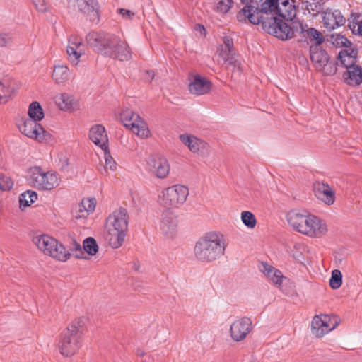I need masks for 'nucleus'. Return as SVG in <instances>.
Instances as JSON below:
<instances>
[{"label":"nucleus","instance_id":"obj_1","mask_svg":"<svg viewBox=\"0 0 362 362\" xmlns=\"http://www.w3.org/2000/svg\"><path fill=\"white\" fill-rule=\"evenodd\" d=\"M88 45L96 52L103 56L128 61L132 52L128 43L119 36L105 32H90L86 35Z\"/></svg>","mask_w":362,"mask_h":362},{"label":"nucleus","instance_id":"obj_2","mask_svg":"<svg viewBox=\"0 0 362 362\" xmlns=\"http://www.w3.org/2000/svg\"><path fill=\"white\" fill-rule=\"evenodd\" d=\"M226 248V243L223 235L217 232H209L196 243L194 252L198 261L209 263L223 256Z\"/></svg>","mask_w":362,"mask_h":362},{"label":"nucleus","instance_id":"obj_3","mask_svg":"<svg viewBox=\"0 0 362 362\" xmlns=\"http://www.w3.org/2000/svg\"><path fill=\"white\" fill-rule=\"evenodd\" d=\"M129 216L127 210L119 208L114 211L107 218L105 239L115 249L121 247L128 230Z\"/></svg>","mask_w":362,"mask_h":362},{"label":"nucleus","instance_id":"obj_4","mask_svg":"<svg viewBox=\"0 0 362 362\" xmlns=\"http://www.w3.org/2000/svg\"><path fill=\"white\" fill-rule=\"evenodd\" d=\"M278 0H252L251 5L245 6L237 15L239 21L246 19L254 24L259 25L270 18L276 16Z\"/></svg>","mask_w":362,"mask_h":362},{"label":"nucleus","instance_id":"obj_5","mask_svg":"<svg viewBox=\"0 0 362 362\" xmlns=\"http://www.w3.org/2000/svg\"><path fill=\"white\" fill-rule=\"evenodd\" d=\"M263 30L269 35L281 40L293 38L298 29L302 27V22L297 19L285 20L274 16L261 24Z\"/></svg>","mask_w":362,"mask_h":362},{"label":"nucleus","instance_id":"obj_6","mask_svg":"<svg viewBox=\"0 0 362 362\" xmlns=\"http://www.w3.org/2000/svg\"><path fill=\"white\" fill-rule=\"evenodd\" d=\"M81 323L74 321L62 333L59 348L61 354L69 357L73 356L81 347L82 333Z\"/></svg>","mask_w":362,"mask_h":362},{"label":"nucleus","instance_id":"obj_7","mask_svg":"<svg viewBox=\"0 0 362 362\" xmlns=\"http://www.w3.org/2000/svg\"><path fill=\"white\" fill-rule=\"evenodd\" d=\"M33 242L45 255L57 260L66 262L71 256L69 249L48 235H36L33 238Z\"/></svg>","mask_w":362,"mask_h":362},{"label":"nucleus","instance_id":"obj_8","mask_svg":"<svg viewBox=\"0 0 362 362\" xmlns=\"http://www.w3.org/2000/svg\"><path fill=\"white\" fill-rule=\"evenodd\" d=\"M29 184L41 191H49L60 184V177L54 171H45L40 166L31 167L28 170Z\"/></svg>","mask_w":362,"mask_h":362},{"label":"nucleus","instance_id":"obj_9","mask_svg":"<svg viewBox=\"0 0 362 362\" xmlns=\"http://www.w3.org/2000/svg\"><path fill=\"white\" fill-rule=\"evenodd\" d=\"M189 194V188L187 186L176 184L160 192L158 195V202L166 208H178L184 204Z\"/></svg>","mask_w":362,"mask_h":362},{"label":"nucleus","instance_id":"obj_10","mask_svg":"<svg viewBox=\"0 0 362 362\" xmlns=\"http://www.w3.org/2000/svg\"><path fill=\"white\" fill-rule=\"evenodd\" d=\"M120 120L124 126L129 128L132 132L142 138H147L150 131L146 122L130 109H125L120 114Z\"/></svg>","mask_w":362,"mask_h":362},{"label":"nucleus","instance_id":"obj_11","mask_svg":"<svg viewBox=\"0 0 362 362\" xmlns=\"http://www.w3.org/2000/svg\"><path fill=\"white\" fill-rule=\"evenodd\" d=\"M339 324L340 319L337 315H315L311 322V332L316 337L320 338L334 329Z\"/></svg>","mask_w":362,"mask_h":362},{"label":"nucleus","instance_id":"obj_12","mask_svg":"<svg viewBox=\"0 0 362 362\" xmlns=\"http://www.w3.org/2000/svg\"><path fill=\"white\" fill-rule=\"evenodd\" d=\"M37 122L32 119H21L18 122V128L21 133L29 138L35 139L38 141H48L51 137L50 134Z\"/></svg>","mask_w":362,"mask_h":362},{"label":"nucleus","instance_id":"obj_13","mask_svg":"<svg viewBox=\"0 0 362 362\" xmlns=\"http://www.w3.org/2000/svg\"><path fill=\"white\" fill-rule=\"evenodd\" d=\"M69 8L78 9L87 19L98 23L100 20V6L97 0H67Z\"/></svg>","mask_w":362,"mask_h":362},{"label":"nucleus","instance_id":"obj_14","mask_svg":"<svg viewBox=\"0 0 362 362\" xmlns=\"http://www.w3.org/2000/svg\"><path fill=\"white\" fill-rule=\"evenodd\" d=\"M310 59L316 69L326 75H333L337 71L335 65L329 62V56L320 46L311 45L310 48Z\"/></svg>","mask_w":362,"mask_h":362},{"label":"nucleus","instance_id":"obj_15","mask_svg":"<svg viewBox=\"0 0 362 362\" xmlns=\"http://www.w3.org/2000/svg\"><path fill=\"white\" fill-rule=\"evenodd\" d=\"M327 232V226L325 222L308 212L304 224L301 225L300 233L310 238H320L325 235Z\"/></svg>","mask_w":362,"mask_h":362},{"label":"nucleus","instance_id":"obj_16","mask_svg":"<svg viewBox=\"0 0 362 362\" xmlns=\"http://www.w3.org/2000/svg\"><path fill=\"white\" fill-rule=\"evenodd\" d=\"M170 164L166 158L160 155L150 156L146 160V170L159 179H164L170 173Z\"/></svg>","mask_w":362,"mask_h":362},{"label":"nucleus","instance_id":"obj_17","mask_svg":"<svg viewBox=\"0 0 362 362\" xmlns=\"http://www.w3.org/2000/svg\"><path fill=\"white\" fill-rule=\"evenodd\" d=\"M179 139L193 153L204 156L209 153V144L192 134H180Z\"/></svg>","mask_w":362,"mask_h":362},{"label":"nucleus","instance_id":"obj_18","mask_svg":"<svg viewBox=\"0 0 362 362\" xmlns=\"http://www.w3.org/2000/svg\"><path fill=\"white\" fill-rule=\"evenodd\" d=\"M252 329L251 320L248 317H242L231 324L230 334L234 341L239 342L244 340Z\"/></svg>","mask_w":362,"mask_h":362},{"label":"nucleus","instance_id":"obj_19","mask_svg":"<svg viewBox=\"0 0 362 362\" xmlns=\"http://www.w3.org/2000/svg\"><path fill=\"white\" fill-rule=\"evenodd\" d=\"M68 59L74 65H78L79 59L85 54L82 39L76 35H71L69 38L66 47Z\"/></svg>","mask_w":362,"mask_h":362},{"label":"nucleus","instance_id":"obj_20","mask_svg":"<svg viewBox=\"0 0 362 362\" xmlns=\"http://www.w3.org/2000/svg\"><path fill=\"white\" fill-rule=\"evenodd\" d=\"M160 229L167 238H173L177 233V218L170 211H165L162 214Z\"/></svg>","mask_w":362,"mask_h":362},{"label":"nucleus","instance_id":"obj_21","mask_svg":"<svg viewBox=\"0 0 362 362\" xmlns=\"http://www.w3.org/2000/svg\"><path fill=\"white\" fill-rule=\"evenodd\" d=\"M315 196L323 203L332 205L336 199L335 192L327 183L317 182L313 185Z\"/></svg>","mask_w":362,"mask_h":362},{"label":"nucleus","instance_id":"obj_22","mask_svg":"<svg viewBox=\"0 0 362 362\" xmlns=\"http://www.w3.org/2000/svg\"><path fill=\"white\" fill-rule=\"evenodd\" d=\"M323 24L326 29L332 30L344 25L346 18L339 10L327 9L323 13Z\"/></svg>","mask_w":362,"mask_h":362},{"label":"nucleus","instance_id":"obj_23","mask_svg":"<svg viewBox=\"0 0 362 362\" xmlns=\"http://www.w3.org/2000/svg\"><path fill=\"white\" fill-rule=\"evenodd\" d=\"M211 88V83L206 78L200 75H195L192 77L189 84V90L192 94L202 95L208 93Z\"/></svg>","mask_w":362,"mask_h":362},{"label":"nucleus","instance_id":"obj_24","mask_svg":"<svg viewBox=\"0 0 362 362\" xmlns=\"http://www.w3.org/2000/svg\"><path fill=\"white\" fill-rule=\"evenodd\" d=\"M357 54V50L351 47L342 49L338 54L335 64H332V65H335L336 67L338 66L347 69L356 64Z\"/></svg>","mask_w":362,"mask_h":362},{"label":"nucleus","instance_id":"obj_25","mask_svg":"<svg viewBox=\"0 0 362 362\" xmlns=\"http://www.w3.org/2000/svg\"><path fill=\"white\" fill-rule=\"evenodd\" d=\"M90 139L101 149L107 148L108 138L105 127L101 124L93 126L88 134Z\"/></svg>","mask_w":362,"mask_h":362},{"label":"nucleus","instance_id":"obj_26","mask_svg":"<svg viewBox=\"0 0 362 362\" xmlns=\"http://www.w3.org/2000/svg\"><path fill=\"white\" fill-rule=\"evenodd\" d=\"M276 3V16L282 17L284 20L296 19L295 0H278Z\"/></svg>","mask_w":362,"mask_h":362},{"label":"nucleus","instance_id":"obj_27","mask_svg":"<svg viewBox=\"0 0 362 362\" xmlns=\"http://www.w3.org/2000/svg\"><path fill=\"white\" fill-rule=\"evenodd\" d=\"M343 73L344 82L351 86H358L362 82V69L356 64L346 69Z\"/></svg>","mask_w":362,"mask_h":362},{"label":"nucleus","instance_id":"obj_28","mask_svg":"<svg viewBox=\"0 0 362 362\" xmlns=\"http://www.w3.org/2000/svg\"><path fill=\"white\" fill-rule=\"evenodd\" d=\"M308 212L298 209H293L288 212L286 219L288 223L293 228V230L300 233L301 230V225L304 224L305 219Z\"/></svg>","mask_w":362,"mask_h":362},{"label":"nucleus","instance_id":"obj_29","mask_svg":"<svg viewBox=\"0 0 362 362\" xmlns=\"http://www.w3.org/2000/svg\"><path fill=\"white\" fill-rule=\"evenodd\" d=\"M95 207L94 199H83L81 203L78 204L72 211L74 218L76 219L85 218L90 212H93Z\"/></svg>","mask_w":362,"mask_h":362},{"label":"nucleus","instance_id":"obj_30","mask_svg":"<svg viewBox=\"0 0 362 362\" xmlns=\"http://www.w3.org/2000/svg\"><path fill=\"white\" fill-rule=\"evenodd\" d=\"M72 77V74L66 65L58 64L53 68L52 80L59 85H64Z\"/></svg>","mask_w":362,"mask_h":362},{"label":"nucleus","instance_id":"obj_31","mask_svg":"<svg viewBox=\"0 0 362 362\" xmlns=\"http://www.w3.org/2000/svg\"><path fill=\"white\" fill-rule=\"evenodd\" d=\"M298 33L303 35V37H306L310 41L315 42V45L320 46L324 42V37L322 34L313 28H308L306 24L302 23L300 29H298Z\"/></svg>","mask_w":362,"mask_h":362},{"label":"nucleus","instance_id":"obj_32","mask_svg":"<svg viewBox=\"0 0 362 362\" xmlns=\"http://www.w3.org/2000/svg\"><path fill=\"white\" fill-rule=\"evenodd\" d=\"M56 103L58 107L64 111H74L78 108V103L74 98L67 93H62L56 97Z\"/></svg>","mask_w":362,"mask_h":362},{"label":"nucleus","instance_id":"obj_33","mask_svg":"<svg viewBox=\"0 0 362 362\" xmlns=\"http://www.w3.org/2000/svg\"><path fill=\"white\" fill-rule=\"evenodd\" d=\"M260 270L274 284L278 286L281 285L284 276L281 271L267 263H262Z\"/></svg>","mask_w":362,"mask_h":362},{"label":"nucleus","instance_id":"obj_34","mask_svg":"<svg viewBox=\"0 0 362 362\" xmlns=\"http://www.w3.org/2000/svg\"><path fill=\"white\" fill-rule=\"evenodd\" d=\"M28 115V119H32L37 122L41 121L44 118L43 110L38 102L34 101L30 104Z\"/></svg>","mask_w":362,"mask_h":362},{"label":"nucleus","instance_id":"obj_35","mask_svg":"<svg viewBox=\"0 0 362 362\" xmlns=\"http://www.w3.org/2000/svg\"><path fill=\"white\" fill-rule=\"evenodd\" d=\"M37 199V194L33 190H27L19 197L20 207H27L34 203Z\"/></svg>","mask_w":362,"mask_h":362},{"label":"nucleus","instance_id":"obj_36","mask_svg":"<svg viewBox=\"0 0 362 362\" xmlns=\"http://www.w3.org/2000/svg\"><path fill=\"white\" fill-rule=\"evenodd\" d=\"M323 4V1L308 0L305 2V8L312 16H316L322 11Z\"/></svg>","mask_w":362,"mask_h":362},{"label":"nucleus","instance_id":"obj_37","mask_svg":"<svg viewBox=\"0 0 362 362\" xmlns=\"http://www.w3.org/2000/svg\"><path fill=\"white\" fill-rule=\"evenodd\" d=\"M332 43L336 47H344V49L351 48L352 43L344 36L337 34L331 35Z\"/></svg>","mask_w":362,"mask_h":362},{"label":"nucleus","instance_id":"obj_38","mask_svg":"<svg viewBox=\"0 0 362 362\" xmlns=\"http://www.w3.org/2000/svg\"><path fill=\"white\" fill-rule=\"evenodd\" d=\"M241 221L248 228L252 229L256 226L257 221L254 214L248 211L241 213Z\"/></svg>","mask_w":362,"mask_h":362},{"label":"nucleus","instance_id":"obj_39","mask_svg":"<svg viewBox=\"0 0 362 362\" xmlns=\"http://www.w3.org/2000/svg\"><path fill=\"white\" fill-rule=\"evenodd\" d=\"M83 250L90 255H95L98 250L95 240L91 237L87 238L83 241Z\"/></svg>","mask_w":362,"mask_h":362},{"label":"nucleus","instance_id":"obj_40","mask_svg":"<svg viewBox=\"0 0 362 362\" xmlns=\"http://www.w3.org/2000/svg\"><path fill=\"white\" fill-rule=\"evenodd\" d=\"M342 284V274L338 269H334L332 272L329 279V286L332 289H338Z\"/></svg>","mask_w":362,"mask_h":362},{"label":"nucleus","instance_id":"obj_41","mask_svg":"<svg viewBox=\"0 0 362 362\" xmlns=\"http://www.w3.org/2000/svg\"><path fill=\"white\" fill-rule=\"evenodd\" d=\"M225 66L228 71H230L232 72L233 75L238 76L241 74V64L235 58L232 59V60L230 61L229 62H227Z\"/></svg>","mask_w":362,"mask_h":362},{"label":"nucleus","instance_id":"obj_42","mask_svg":"<svg viewBox=\"0 0 362 362\" xmlns=\"http://www.w3.org/2000/svg\"><path fill=\"white\" fill-rule=\"evenodd\" d=\"M10 95L11 90L8 81H0V103L6 102Z\"/></svg>","mask_w":362,"mask_h":362},{"label":"nucleus","instance_id":"obj_43","mask_svg":"<svg viewBox=\"0 0 362 362\" xmlns=\"http://www.w3.org/2000/svg\"><path fill=\"white\" fill-rule=\"evenodd\" d=\"M103 150L104 151V158L105 163V169H110L112 171L115 170L117 169V163L110 155L108 148Z\"/></svg>","mask_w":362,"mask_h":362},{"label":"nucleus","instance_id":"obj_44","mask_svg":"<svg viewBox=\"0 0 362 362\" xmlns=\"http://www.w3.org/2000/svg\"><path fill=\"white\" fill-rule=\"evenodd\" d=\"M233 4V0H216V8L218 11L226 13L230 11Z\"/></svg>","mask_w":362,"mask_h":362},{"label":"nucleus","instance_id":"obj_45","mask_svg":"<svg viewBox=\"0 0 362 362\" xmlns=\"http://www.w3.org/2000/svg\"><path fill=\"white\" fill-rule=\"evenodd\" d=\"M13 185V182L11 177L0 173V189L2 191L10 190Z\"/></svg>","mask_w":362,"mask_h":362},{"label":"nucleus","instance_id":"obj_46","mask_svg":"<svg viewBox=\"0 0 362 362\" xmlns=\"http://www.w3.org/2000/svg\"><path fill=\"white\" fill-rule=\"evenodd\" d=\"M220 57L223 61V64L226 65L227 62H229L232 60V59H234L233 54V50L228 49V48H223L221 47L220 49Z\"/></svg>","mask_w":362,"mask_h":362},{"label":"nucleus","instance_id":"obj_47","mask_svg":"<svg viewBox=\"0 0 362 362\" xmlns=\"http://www.w3.org/2000/svg\"><path fill=\"white\" fill-rule=\"evenodd\" d=\"M83 248L81 245L77 242H74L73 244V247L71 250H69L71 255H74L76 258L80 259L83 258Z\"/></svg>","mask_w":362,"mask_h":362},{"label":"nucleus","instance_id":"obj_48","mask_svg":"<svg viewBox=\"0 0 362 362\" xmlns=\"http://www.w3.org/2000/svg\"><path fill=\"white\" fill-rule=\"evenodd\" d=\"M36 9L40 12H45L47 9V4L45 0H33Z\"/></svg>","mask_w":362,"mask_h":362},{"label":"nucleus","instance_id":"obj_49","mask_svg":"<svg viewBox=\"0 0 362 362\" xmlns=\"http://www.w3.org/2000/svg\"><path fill=\"white\" fill-rule=\"evenodd\" d=\"M117 12L124 18V19H130L134 16V13H133L130 10L119 8Z\"/></svg>","mask_w":362,"mask_h":362},{"label":"nucleus","instance_id":"obj_50","mask_svg":"<svg viewBox=\"0 0 362 362\" xmlns=\"http://www.w3.org/2000/svg\"><path fill=\"white\" fill-rule=\"evenodd\" d=\"M349 27L354 30L357 28L358 34L362 36V20L360 21H357L356 22H350Z\"/></svg>","mask_w":362,"mask_h":362},{"label":"nucleus","instance_id":"obj_51","mask_svg":"<svg viewBox=\"0 0 362 362\" xmlns=\"http://www.w3.org/2000/svg\"><path fill=\"white\" fill-rule=\"evenodd\" d=\"M11 42V37L7 34H0V47H6Z\"/></svg>","mask_w":362,"mask_h":362},{"label":"nucleus","instance_id":"obj_52","mask_svg":"<svg viewBox=\"0 0 362 362\" xmlns=\"http://www.w3.org/2000/svg\"><path fill=\"white\" fill-rule=\"evenodd\" d=\"M224 45L221 47L223 48H228V49L233 50V40L229 37H225L223 38Z\"/></svg>","mask_w":362,"mask_h":362},{"label":"nucleus","instance_id":"obj_53","mask_svg":"<svg viewBox=\"0 0 362 362\" xmlns=\"http://www.w3.org/2000/svg\"><path fill=\"white\" fill-rule=\"evenodd\" d=\"M155 74L154 72L151 70H148L146 71V79L151 81L154 78Z\"/></svg>","mask_w":362,"mask_h":362},{"label":"nucleus","instance_id":"obj_54","mask_svg":"<svg viewBox=\"0 0 362 362\" xmlns=\"http://www.w3.org/2000/svg\"><path fill=\"white\" fill-rule=\"evenodd\" d=\"M144 351L141 349L136 350V355L140 357H143L144 356Z\"/></svg>","mask_w":362,"mask_h":362},{"label":"nucleus","instance_id":"obj_55","mask_svg":"<svg viewBox=\"0 0 362 362\" xmlns=\"http://www.w3.org/2000/svg\"><path fill=\"white\" fill-rule=\"evenodd\" d=\"M197 31H199V32H202V31H205V28L203 25H200V24H198L197 25Z\"/></svg>","mask_w":362,"mask_h":362}]
</instances>
